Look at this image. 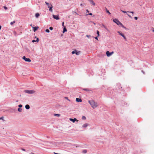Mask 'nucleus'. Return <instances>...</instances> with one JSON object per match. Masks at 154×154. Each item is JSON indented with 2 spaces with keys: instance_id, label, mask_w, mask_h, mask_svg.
Listing matches in <instances>:
<instances>
[{
  "instance_id": "14",
  "label": "nucleus",
  "mask_w": 154,
  "mask_h": 154,
  "mask_svg": "<svg viewBox=\"0 0 154 154\" xmlns=\"http://www.w3.org/2000/svg\"><path fill=\"white\" fill-rule=\"evenodd\" d=\"M75 54L77 55H79L80 54V51H77L76 50H75Z\"/></svg>"
},
{
  "instance_id": "34",
  "label": "nucleus",
  "mask_w": 154,
  "mask_h": 154,
  "mask_svg": "<svg viewBox=\"0 0 154 154\" xmlns=\"http://www.w3.org/2000/svg\"><path fill=\"white\" fill-rule=\"evenodd\" d=\"M83 5H85V4H80V6H82Z\"/></svg>"
},
{
  "instance_id": "53",
  "label": "nucleus",
  "mask_w": 154,
  "mask_h": 154,
  "mask_svg": "<svg viewBox=\"0 0 154 154\" xmlns=\"http://www.w3.org/2000/svg\"><path fill=\"white\" fill-rule=\"evenodd\" d=\"M94 25H95V23H94Z\"/></svg>"
},
{
  "instance_id": "10",
  "label": "nucleus",
  "mask_w": 154,
  "mask_h": 154,
  "mask_svg": "<svg viewBox=\"0 0 154 154\" xmlns=\"http://www.w3.org/2000/svg\"><path fill=\"white\" fill-rule=\"evenodd\" d=\"M76 100L78 102H82V100L81 99H79V98H76Z\"/></svg>"
},
{
  "instance_id": "33",
  "label": "nucleus",
  "mask_w": 154,
  "mask_h": 154,
  "mask_svg": "<svg viewBox=\"0 0 154 154\" xmlns=\"http://www.w3.org/2000/svg\"><path fill=\"white\" fill-rule=\"evenodd\" d=\"M65 98L67 99V100H68V101H70V100L68 99V97H65Z\"/></svg>"
},
{
  "instance_id": "19",
  "label": "nucleus",
  "mask_w": 154,
  "mask_h": 154,
  "mask_svg": "<svg viewBox=\"0 0 154 154\" xmlns=\"http://www.w3.org/2000/svg\"><path fill=\"white\" fill-rule=\"evenodd\" d=\"M121 36H122L123 38H124V39L125 40H126V37L124 35L122 34V35H121Z\"/></svg>"
},
{
  "instance_id": "17",
  "label": "nucleus",
  "mask_w": 154,
  "mask_h": 154,
  "mask_svg": "<svg viewBox=\"0 0 154 154\" xmlns=\"http://www.w3.org/2000/svg\"><path fill=\"white\" fill-rule=\"evenodd\" d=\"M54 116H57V117H59L60 116V115L59 114H54Z\"/></svg>"
},
{
  "instance_id": "51",
  "label": "nucleus",
  "mask_w": 154,
  "mask_h": 154,
  "mask_svg": "<svg viewBox=\"0 0 154 154\" xmlns=\"http://www.w3.org/2000/svg\"><path fill=\"white\" fill-rule=\"evenodd\" d=\"M86 11L88 12H89V11H88V10H87Z\"/></svg>"
},
{
  "instance_id": "8",
  "label": "nucleus",
  "mask_w": 154,
  "mask_h": 154,
  "mask_svg": "<svg viewBox=\"0 0 154 154\" xmlns=\"http://www.w3.org/2000/svg\"><path fill=\"white\" fill-rule=\"evenodd\" d=\"M53 17L54 19L56 20H58L59 19L58 15H53Z\"/></svg>"
},
{
  "instance_id": "46",
  "label": "nucleus",
  "mask_w": 154,
  "mask_h": 154,
  "mask_svg": "<svg viewBox=\"0 0 154 154\" xmlns=\"http://www.w3.org/2000/svg\"><path fill=\"white\" fill-rule=\"evenodd\" d=\"M95 39L98 40V38H97V37H95Z\"/></svg>"
},
{
  "instance_id": "13",
  "label": "nucleus",
  "mask_w": 154,
  "mask_h": 154,
  "mask_svg": "<svg viewBox=\"0 0 154 154\" xmlns=\"http://www.w3.org/2000/svg\"><path fill=\"white\" fill-rule=\"evenodd\" d=\"M102 26L104 28H105L106 30L108 31V32H109V30L106 28V27L103 24H102Z\"/></svg>"
},
{
  "instance_id": "42",
  "label": "nucleus",
  "mask_w": 154,
  "mask_h": 154,
  "mask_svg": "<svg viewBox=\"0 0 154 154\" xmlns=\"http://www.w3.org/2000/svg\"><path fill=\"white\" fill-rule=\"evenodd\" d=\"M64 22H63L62 23V25L63 26H64Z\"/></svg>"
},
{
  "instance_id": "49",
  "label": "nucleus",
  "mask_w": 154,
  "mask_h": 154,
  "mask_svg": "<svg viewBox=\"0 0 154 154\" xmlns=\"http://www.w3.org/2000/svg\"><path fill=\"white\" fill-rule=\"evenodd\" d=\"M2 26L0 25V30L1 29Z\"/></svg>"
},
{
  "instance_id": "5",
  "label": "nucleus",
  "mask_w": 154,
  "mask_h": 154,
  "mask_svg": "<svg viewBox=\"0 0 154 154\" xmlns=\"http://www.w3.org/2000/svg\"><path fill=\"white\" fill-rule=\"evenodd\" d=\"M113 53L114 52L113 51H112L110 53L109 51H107L106 52V54L108 57H109L110 56H111L112 54H113Z\"/></svg>"
},
{
  "instance_id": "15",
  "label": "nucleus",
  "mask_w": 154,
  "mask_h": 154,
  "mask_svg": "<svg viewBox=\"0 0 154 154\" xmlns=\"http://www.w3.org/2000/svg\"><path fill=\"white\" fill-rule=\"evenodd\" d=\"M45 3L47 5L48 7L49 6H50L51 5V4H49L47 2H45Z\"/></svg>"
},
{
  "instance_id": "36",
  "label": "nucleus",
  "mask_w": 154,
  "mask_h": 154,
  "mask_svg": "<svg viewBox=\"0 0 154 154\" xmlns=\"http://www.w3.org/2000/svg\"><path fill=\"white\" fill-rule=\"evenodd\" d=\"M48 8L50 9V8H53V7H52V5H51L50 6H49L48 7Z\"/></svg>"
},
{
  "instance_id": "41",
  "label": "nucleus",
  "mask_w": 154,
  "mask_h": 154,
  "mask_svg": "<svg viewBox=\"0 0 154 154\" xmlns=\"http://www.w3.org/2000/svg\"><path fill=\"white\" fill-rule=\"evenodd\" d=\"M134 19H135V20H137L138 18H137V17H134Z\"/></svg>"
},
{
  "instance_id": "44",
  "label": "nucleus",
  "mask_w": 154,
  "mask_h": 154,
  "mask_svg": "<svg viewBox=\"0 0 154 154\" xmlns=\"http://www.w3.org/2000/svg\"><path fill=\"white\" fill-rule=\"evenodd\" d=\"M3 117H1V118H0V120H1V119H3Z\"/></svg>"
},
{
  "instance_id": "3",
  "label": "nucleus",
  "mask_w": 154,
  "mask_h": 154,
  "mask_svg": "<svg viewBox=\"0 0 154 154\" xmlns=\"http://www.w3.org/2000/svg\"><path fill=\"white\" fill-rule=\"evenodd\" d=\"M22 58L26 62H31V60L29 58H26L24 56Z\"/></svg>"
},
{
  "instance_id": "52",
  "label": "nucleus",
  "mask_w": 154,
  "mask_h": 154,
  "mask_svg": "<svg viewBox=\"0 0 154 154\" xmlns=\"http://www.w3.org/2000/svg\"><path fill=\"white\" fill-rule=\"evenodd\" d=\"M30 26H32V24H31V25H30Z\"/></svg>"
},
{
  "instance_id": "9",
  "label": "nucleus",
  "mask_w": 154,
  "mask_h": 154,
  "mask_svg": "<svg viewBox=\"0 0 154 154\" xmlns=\"http://www.w3.org/2000/svg\"><path fill=\"white\" fill-rule=\"evenodd\" d=\"M89 2H90L91 4L95 6V3L92 0H90Z\"/></svg>"
},
{
  "instance_id": "28",
  "label": "nucleus",
  "mask_w": 154,
  "mask_h": 154,
  "mask_svg": "<svg viewBox=\"0 0 154 154\" xmlns=\"http://www.w3.org/2000/svg\"><path fill=\"white\" fill-rule=\"evenodd\" d=\"M15 23V21H14L12 22H11V23H10V24L11 25H13L14 23Z\"/></svg>"
},
{
  "instance_id": "1",
  "label": "nucleus",
  "mask_w": 154,
  "mask_h": 154,
  "mask_svg": "<svg viewBox=\"0 0 154 154\" xmlns=\"http://www.w3.org/2000/svg\"><path fill=\"white\" fill-rule=\"evenodd\" d=\"M88 103L93 109L96 108L98 106L97 103L95 102L94 100H89Z\"/></svg>"
},
{
  "instance_id": "6",
  "label": "nucleus",
  "mask_w": 154,
  "mask_h": 154,
  "mask_svg": "<svg viewBox=\"0 0 154 154\" xmlns=\"http://www.w3.org/2000/svg\"><path fill=\"white\" fill-rule=\"evenodd\" d=\"M33 28V30L34 32H35L38 29L39 27L38 26L32 27Z\"/></svg>"
},
{
  "instance_id": "27",
  "label": "nucleus",
  "mask_w": 154,
  "mask_h": 154,
  "mask_svg": "<svg viewBox=\"0 0 154 154\" xmlns=\"http://www.w3.org/2000/svg\"><path fill=\"white\" fill-rule=\"evenodd\" d=\"M18 111H19V112H21L22 111V109H20V108H19L18 109Z\"/></svg>"
},
{
  "instance_id": "40",
  "label": "nucleus",
  "mask_w": 154,
  "mask_h": 154,
  "mask_svg": "<svg viewBox=\"0 0 154 154\" xmlns=\"http://www.w3.org/2000/svg\"><path fill=\"white\" fill-rule=\"evenodd\" d=\"M106 12L108 13L109 14H110V13L109 12V11L108 10H107L106 11Z\"/></svg>"
},
{
  "instance_id": "37",
  "label": "nucleus",
  "mask_w": 154,
  "mask_h": 154,
  "mask_svg": "<svg viewBox=\"0 0 154 154\" xmlns=\"http://www.w3.org/2000/svg\"><path fill=\"white\" fill-rule=\"evenodd\" d=\"M121 11L123 12V13H126L127 12H128L127 11L126 12V11H122V10H121Z\"/></svg>"
},
{
  "instance_id": "32",
  "label": "nucleus",
  "mask_w": 154,
  "mask_h": 154,
  "mask_svg": "<svg viewBox=\"0 0 154 154\" xmlns=\"http://www.w3.org/2000/svg\"><path fill=\"white\" fill-rule=\"evenodd\" d=\"M49 29H50V30H53V28L52 27H50V28H49Z\"/></svg>"
},
{
  "instance_id": "23",
  "label": "nucleus",
  "mask_w": 154,
  "mask_h": 154,
  "mask_svg": "<svg viewBox=\"0 0 154 154\" xmlns=\"http://www.w3.org/2000/svg\"><path fill=\"white\" fill-rule=\"evenodd\" d=\"M87 152V151L86 150H84L82 151V153H86Z\"/></svg>"
},
{
  "instance_id": "29",
  "label": "nucleus",
  "mask_w": 154,
  "mask_h": 154,
  "mask_svg": "<svg viewBox=\"0 0 154 154\" xmlns=\"http://www.w3.org/2000/svg\"><path fill=\"white\" fill-rule=\"evenodd\" d=\"M52 8H50V9H49V11L51 12H52L53 11Z\"/></svg>"
},
{
  "instance_id": "18",
  "label": "nucleus",
  "mask_w": 154,
  "mask_h": 154,
  "mask_svg": "<svg viewBox=\"0 0 154 154\" xmlns=\"http://www.w3.org/2000/svg\"><path fill=\"white\" fill-rule=\"evenodd\" d=\"M35 17L37 18H38L39 16V14L38 13H37L35 14Z\"/></svg>"
},
{
  "instance_id": "25",
  "label": "nucleus",
  "mask_w": 154,
  "mask_h": 154,
  "mask_svg": "<svg viewBox=\"0 0 154 154\" xmlns=\"http://www.w3.org/2000/svg\"><path fill=\"white\" fill-rule=\"evenodd\" d=\"M117 32L121 35H122V32H120L118 31Z\"/></svg>"
},
{
  "instance_id": "47",
  "label": "nucleus",
  "mask_w": 154,
  "mask_h": 154,
  "mask_svg": "<svg viewBox=\"0 0 154 154\" xmlns=\"http://www.w3.org/2000/svg\"><path fill=\"white\" fill-rule=\"evenodd\" d=\"M22 150H23V151H25V149H22Z\"/></svg>"
},
{
  "instance_id": "16",
  "label": "nucleus",
  "mask_w": 154,
  "mask_h": 154,
  "mask_svg": "<svg viewBox=\"0 0 154 154\" xmlns=\"http://www.w3.org/2000/svg\"><path fill=\"white\" fill-rule=\"evenodd\" d=\"M39 40L38 38H37V39L36 40H33L32 41V42H38Z\"/></svg>"
},
{
  "instance_id": "30",
  "label": "nucleus",
  "mask_w": 154,
  "mask_h": 154,
  "mask_svg": "<svg viewBox=\"0 0 154 154\" xmlns=\"http://www.w3.org/2000/svg\"><path fill=\"white\" fill-rule=\"evenodd\" d=\"M86 36L87 37H88V38H90L91 37V35H86Z\"/></svg>"
},
{
  "instance_id": "45",
  "label": "nucleus",
  "mask_w": 154,
  "mask_h": 154,
  "mask_svg": "<svg viewBox=\"0 0 154 154\" xmlns=\"http://www.w3.org/2000/svg\"><path fill=\"white\" fill-rule=\"evenodd\" d=\"M89 14L90 15H92V14L91 13H90Z\"/></svg>"
},
{
  "instance_id": "11",
  "label": "nucleus",
  "mask_w": 154,
  "mask_h": 154,
  "mask_svg": "<svg viewBox=\"0 0 154 154\" xmlns=\"http://www.w3.org/2000/svg\"><path fill=\"white\" fill-rule=\"evenodd\" d=\"M88 124L87 123H85L82 126V127L83 128H86L88 126Z\"/></svg>"
},
{
  "instance_id": "54",
  "label": "nucleus",
  "mask_w": 154,
  "mask_h": 154,
  "mask_svg": "<svg viewBox=\"0 0 154 154\" xmlns=\"http://www.w3.org/2000/svg\"><path fill=\"white\" fill-rule=\"evenodd\" d=\"M153 31L154 32V29H153Z\"/></svg>"
},
{
  "instance_id": "2",
  "label": "nucleus",
  "mask_w": 154,
  "mask_h": 154,
  "mask_svg": "<svg viewBox=\"0 0 154 154\" xmlns=\"http://www.w3.org/2000/svg\"><path fill=\"white\" fill-rule=\"evenodd\" d=\"M24 92L29 94H32L35 93V91L33 90H26L24 91Z\"/></svg>"
},
{
  "instance_id": "20",
  "label": "nucleus",
  "mask_w": 154,
  "mask_h": 154,
  "mask_svg": "<svg viewBox=\"0 0 154 154\" xmlns=\"http://www.w3.org/2000/svg\"><path fill=\"white\" fill-rule=\"evenodd\" d=\"M119 25L121 26L122 27L126 29V28L124 27L123 25L121 23H120V24H119Z\"/></svg>"
},
{
  "instance_id": "31",
  "label": "nucleus",
  "mask_w": 154,
  "mask_h": 154,
  "mask_svg": "<svg viewBox=\"0 0 154 154\" xmlns=\"http://www.w3.org/2000/svg\"><path fill=\"white\" fill-rule=\"evenodd\" d=\"M18 106L19 108H21V107H22V105L21 104H20L18 105Z\"/></svg>"
},
{
  "instance_id": "12",
  "label": "nucleus",
  "mask_w": 154,
  "mask_h": 154,
  "mask_svg": "<svg viewBox=\"0 0 154 154\" xmlns=\"http://www.w3.org/2000/svg\"><path fill=\"white\" fill-rule=\"evenodd\" d=\"M25 108L26 109H29L30 108L29 106V105L27 104L25 106Z\"/></svg>"
},
{
  "instance_id": "26",
  "label": "nucleus",
  "mask_w": 154,
  "mask_h": 154,
  "mask_svg": "<svg viewBox=\"0 0 154 154\" xmlns=\"http://www.w3.org/2000/svg\"><path fill=\"white\" fill-rule=\"evenodd\" d=\"M45 31H46V32H48V33L49 32H50V31H49V30L48 29H46V30H45Z\"/></svg>"
},
{
  "instance_id": "24",
  "label": "nucleus",
  "mask_w": 154,
  "mask_h": 154,
  "mask_svg": "<svg viewBox=\"0 0 154 154\" xmlns=\"http://www.w3.org/2000/svg\"><path fill=\"white\" fill-rule=\"evenodd\" d=\"M97 34L98 35V36H99L100 35H99V31H98V30H97Z\"/></svg>"
},
{
  "instance_id": "50",
  "label": "nucleus",
  "mask_w": 154,
  "mask_h": 154,
  "mask_svg": "<svg viewBox=\"0 0 154 154\" xmlns=\"http://www.w3.org/2000/svg\"><path fill=\"white\" fill-rule=\"evenodd\" d=\"M30 154H34V153H33V152H31Z\"/></svg>"
},
{
  "instance_id": "43",
  "label": "nucleus",
  "mask_w": 154,
  "mask_h": 154,
  "mask_svg": "<svg viewBox=\"0 0 154 154\" xmlns=\"http://www.w3.org/2000/svg\"><path fill=\"white\" fill-rule=\"evenodd\" d=\"M127 15H128V16L130 17V18H131V16L129 14H127Z\"/></svg>"
},
{
  "instance_id": "35",
  "label": "nucleus",
  "mask_w": 154,
  "mask_h": 154,
  "mask_svg": "<svg viewBox=\"0 0 154 154\" xmlns=\"http://www.w3.org/2000/svg\"><path fill=\"white\" fill-rule=\"evenodd\" d=\"M72 54H74L75 53V51H72Z\"/></svg>"
},
{
  "instance_id": "21",
  "label": "nucleus",
  "mask_w": 154,
  "mask_h": 154,
  "mask_svg": "<svg viewBox=\"0 0 154 154\" xmlns=\"http://www.w3.org/2000/svg\"><path fill=\"white\" fill-rule=\"evenodd\" d=\"M66 31H67V30H66V29L65 27L63 29V33H64Z\"/></svg>"
},
{
  "instance_id": "38",
  "label": "nucleus",
  "mask_w": 154,
  "mask_h": 154,
  "mask_svg": "<svg viewBox=\"0 0 154 154\" xmlns=\"http://www.w3.org/2000/svg\"><path fill=\"white\" fill-rule=\"evenodd\" d=\"M127 12H128V13H131L132 14H133L134 13V12L133 11H127Z\"/></svg>"
},
{
  "instance_id": "22",
  "label": "nucleus",
  "mask_w": 154,
  "mask_h": 154,
  "mask_svg": "<svg viewBox=\"0 0 154 154\" xmlns=\"http://www.w3.org/2000/svg\"><path fill=\"white\" fill-rule=\"evenodd\" d=\"M82 119L83 120H85L86 119V117L85 116H83L82 117Z\"/></svg>"
},
{
  "instance_id": "48",
  "label": "nucleus",
  "mask_w": 154,
  "mask_h": 154,
  "mask_svg": "<svg viewBox=\"0 0 154 154\" xmlns=\"http://www.w3.org/2000/svg\"><path fill=\"white\" fill-rule=\"evenodd\" d=\"M84 90H85V91H88V89H85Z\"/></svg>"
},
{
  "instance_id": "4",
  "label": "nucleus",
  "mask_w": 154,
  "mask_h": 154,
  "mask_svg": "<svg viewBox=\"0 0 154 154\" xmlns=\"http://www.w3.org/2000/svg\"><path fill=\"white\" fill-rule=\"evenodd\" d=\"M113 21L114 22L116 23L118 25H119V24L121 23L118 19H114L113 20Z\"/></svg>"
},
{
  "instance_id": "39",
  "label": "nucleus",
  "mask_w": 154,
  "mask_h": 154,
  "mask_svg": "<svg viewBox=\"0 0 154 154\" xmlns=\"http://www.w3.org/2000/svg\"><path fill=\"white\" fill-rule=\"evenodd\" d=\"M4 8L5 10H7V8L6 6H4Z\"/></svg>"
},
{
  "instance_id": "7",
  "label": "nucleus",
  "mask_w": 154,
  "mask_h": 154,
  "mask_svg": "<svg viewBox=\"0 0 154 154\" xmlns=\"http://www.w3.org/2000/svg\"><path fill=\"white\" fill-rule=\"evenodd\" d=\"M69 120L72 122H74L75 121H78V120H77L76 118H74V119L70 118L69 119Z\"/></svg>"
}]
</instances>
